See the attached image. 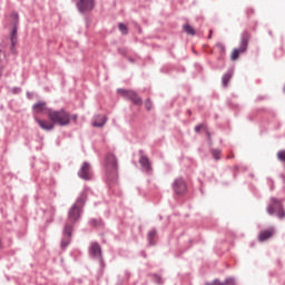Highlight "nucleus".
<instances>
[{
    "label": "nucleus",
    "mask_w": 285,
    "mask_h": 285,
    "mask_svg": "<svg viewBox=\"0 0 285 285\" xmlns=\"http://www.w3.org/2000/svg\"><path fill=\"white\" fill-rule=\"evenodd\" d=\"M86 202H88V193L82 191L68 210V219L62 230V239L60 244L62 250H66L72 242V230L75 228V224L81 219Z\"/></svg>",
    "instance_id": "f257e3e1"
},
{
    "label": "nucleus",
    "mask_w": 285,
    "mask_h": 285,
    "mask_svg": "<svg viewBox=\"0 0 285 285\" xmlns=\"http://www.w3.org/2000/svg\"><path fill=\"white\" fill-rule=\"evenodd\" d=\"M105 181L109 188L117 186L119 179V159L112 153H108L104 159Z\"/></svg>",
    "instance_id": "f03ea898"
},
{
    "label": "nucleus",
    "mask_w": 285,
    "mask_h": 285,
    "mask_svg": "<svg viewBox=\"0 0 285 285\" xmlns=\"http://www.w3.org/2000/svg\"><path fill=\"white\" fill-rule=\"evenodd\" d=\"M47 117L49 121H51L55 126H70V114L61 108V109H47Z\"/></svg>",
    "instance_id": "7ed1b4c3"
},
{
    "label": "nucleus",
    "mask_w": 285,
    "mask_h": 285,
    "mask_svg": "<svg viewBox=\"0 0 285 285\" xmlns=\"http://www.w3.org/2000/svg\"><path fill=\"white\" fill-rule=\"evenodd\" d=\"M250 41V32L248 30H245L240 35V41L238 48H235L232 51L230 59L232 61H237L239 59V55H244L246 50H248V42Z\"/></svg>",
    "instance_id": "20e7f679"
},
{
    "label": "nucleus",
    "mask_w": 285,
    "mask_h": 285,
    "mask_svg": "<svg viewBox=\"0 0 285 285\" xmlns=\"http://www.w3.org/2000/svg\"><path fill=\"white\" fill-rule=\"evenodd\" d=\"M267 213L268 215H275L278 217V219L285 218V210L284 206L282 205V200L277 198H271V204L267 206Z\"/></svg>",
    "instance_id": "39448f33"
},
{
    "label": "nucleus",
    "mask_w": 285,
    "mask_h": 285,
    "mask_svg": "<svg viewBox=\"0 0 285 285\" xmlns=\"http://www.w3.org/2000/svg\"><path fill=\"white\" fill-rule=\"evenodd\" d=\"M118 95L122 97L124 99H127L128 101H131L134 106H141L144 104V100L141 97L137 95L135 90H128V89H117Z\"/></svg>",
    "instance_id": "423d86ee"
},
{
    "label": "nucleus",
    "mask_w": 285,
    "mask_h": 285,
    "mask_svg": "<svg viewBox=\"0 0 285 285\" xmlns=\"http://www.w3.org/2000/svg\"><path fill=\"white\" fill-rule=\"evenodd\" d=\"M89 256L91 259L99 262L100 266H104V255L101 254V246L99 243L94 242L89 246Z\"/></svg>",
    "instance_id": "0eeeda50"
},
{
    "label": "nucleus",
    "mask_w": 285,
    "mask_h": 285,
    "mask_svg": "<svg viewBox=\"0 0 285 285\" xmlns=\"http://www.w3.org/2000/svg\"><path fill=\"white\" fill-rule=\"evenodd\" d=\"M76 8L80 14L92 12V10H95V0H77Z\"/></svg>",
    "instance_id": "6e6552de"
},
{
    "label": "nucleus",
    "mask_w": 285,
    "mask_h": 285,
    "mask_svg": "<svg viewBox=\"0 0 285 285\" xmlns=\"http://www.w3.org/2000/svg\"><path fill=\"white\" fill-rule=\"evenodd\" d=\"M78 177L85 181L92 179V167L88 161H83L80 169L78 170Z\"/></svg>",
    "instance_id": "1a4fd4ad"
},
{
    "label": "nucleus",
    "mask_w": 285,
    "mask_h": 285,
    "mask_svg": "<svg viewBox=\"0 0 285 285\" xmlns=\"http://www.w3.org/2000/svg\"><path fill=\"white\" fill-rule=\"evenodd\" d=\"M171 188L175 195H184V193L187 190L186 180H184L181 177L176 178L171 185Z\"/></svg>",
    "instance_id": "9d476101"
},
{
    "label": "nucleus",
    "mask_w": 285,
    "mask_h": 285,
    "mask_svg": "<svg viewBox=\"0 0 285 285\" xmlns=\"http://www.w3.org/2000/svg\"><path fill=\"white\" fill-rule=\"evenodd\" d=\"M140 158H139V164L147 175H150L153 173V166L150 165V159H148V156L144 155V150H139Z\"/></svg>",
    "instance_id": "9b49d317"
},
{
    "label": "nucleus",
    "mask_w": 285,
    "mask_h": 285,
    "mask_svg": "<svg viewBox=\"0 0 285 285\" xmlns=\"http://www.w3.org/2000/svg\"><path fill=\"white\" fill-rule=\"evenodd\" d=\"M32 110L36 115H48V110H52V108H48V104L46 101H38L32 106Z\"/></svg>",
    "instance_id": "f8f14e48"
},
{
    "label": "nucleus",
    "mask_w": 285,
    "mask_h": 285,
    "mask_svg": "<svg viewBox=\"0 0 285 285\" xmlns=\"http://www.w3.org/2000/svg\"><path fill=\"white\" fill-rule=\"evenodd\" d=\"M36 121H37L38 126H40V128L42 130H46L47 132H50V130H55V124H52V121L41 120L39 118H36Z\"/></svg>",
    "instance_id": "ddd939ff"
},
{
    "label": "nucleus",
    "mask_w": 285,
    "mask_h": 285,
    "mask_svg": "<svg viewBox=\"0 0 285 285\" xmlns=\"http://www.w3.org/2000/svg\"><path fill=\"white\" fill-rule=\"evenodd\" d=\"M275 235V227H269L268 229L262 230L258 235L259 242H266V239H271Z\"/></svg>",
    "instance_id": "4468645a"
},
{
    "label": "nucleus",
    "mask_w": 285,
    "mask_h": 285,
    "mask_svg": "<svg viewBox=\"0 0 285 285\" xmlns=\"http://www.w3.org/2000/svg\"><path fill=\"white\" fill-rule=\"evenodd\" d=\"M106 121H108V118L106 116L99 115L95 118L92 126L95 128H104V126H106Z\"/></svg>",
    "instance_id": "2eb2a0df"
},
{
    "label": "nucleus",
    "mask_w": 285,
    "mask_h": 285,
    "mask_svg": "<svg viewBox=\"0 0 285 285\" xmlns=\"http://www.w3.org/2000/svg\"><path fill=\"white\" fill-rule=\"evenodd\" d=\"M202 130H204L207 137V140L210 142L212 141L210 130H208V126L206 124H200L195 127V132H200Z\"/></svg>",
    "instance_id": "dca6fc26"
},
{
    "label": "nucleus",
    "mask_w": 285,
    "mask_h": 285,
    "mask_svg": "<svg viewBox=\"0 0 285 285\" xmlns=\"http://www.w3.org/2000/svg\"><path fill=\"white\" fill-rule=\"evenodd\" d=\"M234 71L233 69H228L227 72L222 77V86L226 88L228 86V81L233 79Z\"/></svg>",
    "instance_id": "f3484780"
},
{
    "label": "nucleus",
    "mask_w": 285,
    "mask_h": 285,
    "mask_svg": "<svg viewBox=\"0 0 285 285\" xmlns=\"http://www.w3.org/2000/svg\"><path fill=\"white\" fill-rule=\"evenodd\" d=\"M156 235H157V230L156 229H151V230L148 232L147 239H148L149 246H155V244H156V242H155Z\"/></svg>",
    "instance_id": "a211bd4d"
},
{
    "label": "nucleus",
    "mask_w": 285,
    "mask_h": 285,
    "mask_svg": "<svg viewBox=\"0 0 285 285\" xmlns=\"http://www.w3.org/2000/svg\"><path fill=\"white\" fill-rule=\"evenodd\" d=\"M184 32H186L187 35H191V37H195V30L190 24L184 26Z\"/></svg>",
    "instance_id": "6ab92c4d"
},
{
    "label": "nucleus",
    "mask_w": 285,
    "mask_h": 285,
    "mask_svg": "<svg viewBox=\"0 0 285 285\" xmlns=\"http://www.w3.org/2000/svg\"><path fill=\"white\" fill-rule=\"evenodd\" d=\"M10 41L13 46H17V28H13L10 35Z\"/></svg>",
    "instance_id": "aec40b11"
},
{
    "label": "nucleus",
    "mask_w": 285,
    "mask_h": 285,
    "mask_svg": "<svg viewBox=\"0 0 285 285\" xmlns=\"http://www.w3.org/2000/svg\"><path fill=\"white\" fill-rule=\"evenodd\" d=\"M212 155L216 159V161H219L222 159V157H220L222 150H219V149H213Z\"/></svg>",
    "instance_id": "412c9836"
},
{
    "label": "nucleus",
    "mask_w": 285,
    "mask_h": 285,
    "mask_svg": "<svg viewBox=\"0 0 285 285\" xmlns=\"http://www.w3.org/2000/svg\"><path fill=\"white\" fill-rule=\"evenodd\" d=\"M118 29L121 32V35H128V27H126V24H124V22H120L118 24Z\"/></svg>",
    "instance_id": "4be33fe9"
},
{
    "label": "nucleus",
    "mask_w": 285,
    "mask_h": 285,
    "mask_svg": "<svg viewBox=\"0 0 285 285\" xmlns=\"http://www.w3.org/2000/svg\"><path fill=\"white\" fill-rule=\"evenodd\" d=\"M223 285H237V284H235V277L228 276V277L225 278V281L223 282Z\"/></svg>",
    "instance_id": "5701e85b"
},
{
    "label": "nucleus",
    "mask_w": 285,
    "mask_h": 285,
    "mask_svg": "<svg viewBox=\"0 0 285 285\" xmlns=\"http://www.w3.org/2000/svg\"><path fill=\"white\" fill-rule=\"evenodd\" d=\"M101 224H102L101 219L92 218L90 220V225L94 226L95 228H99V226H101Z\"/></svg>",
    "instance_id": "b1692460"
},
{
    "label": "nucleus",
    "mask_w": 285,
    "mask_h": 285,
    "mask_svg": "<svg viewBox=\"0 0 285 285\" xmlns=\"http://www.w3.org/2000/svg\"><path fill=\"white\" fill-rule=\"evenodd\" d=\"M145 107H146V110L148 111L153 110V101H150V99H147L145 101Z\"/></svg>",
    "instance_id": "393cba45"
},
{
    "label": "nucleus",
    "mask_w": 285,
    "mask_h": 285,
    "mask_svg": "<svg viewBox=\"0 0 285 285\" xmlns=\"http://www.w3.org/2000/svg\"><path fill=\"white\" fill-rule=\"evenodd\" d=\"M277 157L279 161H284L285 163V150L278 151L277 153Z\"/></svg>",
    "instance_id": "a878e982"
},
{
    "label": "nucleus",
    "mask_w": 285,
    "mask_h": 285,
    "mask_svg": "<svg viewBox=\"0 0 285 285\" xmlns=\"http://www.w3.org/2000/svg\"><path fill=\"white\" fill-rule=\"evenodd\" d=\"M20 92H21V87H13L12 88V94L13 95H20Z\"/></svg>",
    "instance_id": "bb28decb"
},
{
    "label": "nucleus",
    "mask_w": 285,
    "mask_h": 285,
    "mask_svg": "<svg viewBox=\"0 0 285 285\" xmlns=\"http://www.w3.org/2000/svg\"><path fill=\"white\" fill-rule=\"evenodd\" d=\"M16 45L11 43V48H10V52H12V55L17 53V49L14 48Z\"/></svg>",
    "instance_id": "cd10ccee"
},
{
    "label": "nucleus",
    "mask_w": 285,
    "mask_h": 285,
    "mask_svg": "<svg viewBox=\"0 0 285 285\" xmlns=\"http://www.w3.org/2000/svg\"><path fill=\"white\" fill-rule=\"evenodd\" d=\"M214 285H224V283L222 281H219V278H215Z\"/></svg>",
    "instance_id": "c85d7f7f"
},
{
    "label": "nucleus",
    "mask_w": 285,
    "mask_h": 285,
    "mask_svg": "<svg viewBox=\"0 0 285 285\" xmlns=\"http://www.w3.org/2000/svg\"><path fill=\"white\" fill-rule=\"evenodd\" d=\"M156 279H157V284H161V277L160 276H157L155 275Z\"/></svg>",
    "instance_id": "c756f323"
},
{
    "label": "nucleus",
    "mask_w": 285,
    "mask_h": 285,
    "mask_svg": "<svg viewBox=\"0 0 285 285\" xmlns=\"http://www.w3.org/2000/svg\"><path fill=\"white\" fill-rule=\"evenodd\" d=\"M3 76V66L0 65V77Z\"/></svg>",
    "instance_id": "7c9ffc66"
},
{
    "label": "nucleus",
    "mask_w": 285,
    "mask_h": 285,
    "mask_svg": "<svg viewBox=\"0 0 285 285\" xmlns=\"http://www.w3.org/2000/svg\"><path fill=\"white\" fill-rule=\"evenodd\" d=\"M205 285H215V281L206 282Z\"/></svg>",
    "instance_id": "2f4dec72"
},
{
    "label": "nucleus",
    "mask_w": 285,
    "mask_h": 285,
    "mask_svg": "<svg viewBox=\"0 0 285 285\" xmlns=\"http://www.w3.org/2000/svg\"><path fill=\"white\" fill-rule=\"evenodd\" d=\"M253 12H254L253 9L247 10V14H253Z\"/></svg>",
    "instance_id": "473e14b6"
},
{
    "label": "nucleus",
    "mask_w": 285,
    "mask_h": 285,
    "mask_svg": "<svg viewBox=\"0 0 285 285\" xmlns=\"http://www.w3.org/2000/svg\"><path fill=\"white\" fill-rule=\"evenodd\" d=\"M128 61H130V63H135V59L134 58H128Z\"/></svg>",
    "instance_id": "72a5a7b5"
},
{
    "label": "nucleus",
    "mask_w": 285,
    "mask_h": 285,
    "mask_svg": "<svg viewBox=\"0 0 285 285\" xmlns=\"http://www.w3.org/2000/svg\"><path fill=\"white\" fill-rule=\"evenodd\" d=\"M71 119L77 120V115H72V116H71Z\"/></svg>",
    "instance_id": "f704fd0d"
},
{
    "label": "nucleus",
    "mask_w": 285,
    "mask_h": 285,
    "mask_svg": "<svg viewBox=\"0 0 285 285\" xmlns=\"http://www.w3.org/2000/svg\"><path fill=\"white\" fill-rule=\"evenodd\" d=\"M14 19H19V13H14Z\"/></svg>",
    "instance_id": "c9c22d12"
},
{
    "label": "nucleus",
    "mask_w": 285,
    "mask_h": 285,
    "mask_svg": "<svg viewBox=\"0 0 285 285\" xmlns=\"http://www.w3.org/2000/svg\"><path fill=\"white\" fill-rule=\"evenodd\" d=\"M219 46V48H223L224 49V46L223 45H218Z\"/></svg>",
    "instance_id": "e433bc0d"
},
{
    "label": "nucleus",
    "mask_w": 285,
    "mask_h": 285,
    "mask_svg": "<svg viewBox=\"0 0 285 285\" xmlns=\"http://www.w3.org/2000/svg\"><path fill=\"white\" fill-rule=\"evenodd\" d=\"M282 177H283V179H284V181H285V177H284V175H282Z\"/></svg>",
    "instance_id": "4c0bfd02"
},
{
    "label": "nucleus",
    "mask_w": 285,
    "mask_h": 285,
    "mask_svg": "<svg viewBox=\"0 0 285 285\" xmlns=\"http://www.w3.org/2000/svg\"><path fill=\"white\" fill-rule=\"evenodd\" d=\"M273 188H274V187H273V186H271V190H273Z\"/></svg>",
    "instance_id": "58836bf2"
},
{
    "label": "nucleus",
    "mask_w": 285,
    "mask_h": 285,
    "mask_svg": "<svg viewBox=\"0 0 285 285\" xmlns=\"http://www.w3.org/2000/svg\"><path fill=\"white\" fill-rule=\"evenodd\" d=\"M269 35H273V32H272V31H269Z\"/></svg>",
    "instance_id": "ea45409f"
}]
</instances>
